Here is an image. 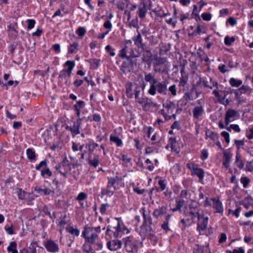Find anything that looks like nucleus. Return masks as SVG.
<instances>
[{
  "label": "nucleus",
  "mask_w": 253,
  "mask_h": 253,
  "mask_svg": "<svg viewBox=\"0 0 253 253\" xmlns=\"http://www.w3.org/2000/svg\"><path fill=\"white\" fill-rule=\"evenodd\" d=\"M140 213L143 216V223L141 226V231L140 234L141 236L148 234L150 236L154 235L156 226V222L152 221V218L150 212H146L145 208H142L140 210Z\"/></svg>",
  "instance_id": "f257e3e1"
},
{
  "label": "nucleus",
  "mask_w": 253,
  "mask_h": 253,
  "mask_svg": "<svg viewBox=\"0 0 253 253\" xmlns=\"http://www.w3.org/2000/svg\"><path fill=\"white\" fill-rule=\"evenodd\" d=\"M101 232L100 226L93 227L85 225L82 232V236L84 238L85 241L88 243L94 244L98 239L97 233Z\"/></svg>",
  "instance_id": "f03ea898"
},
{
  "label": "nucleus",
  "mask_w": 253,
  "mask_h": 253,
  "mask_svg": "<svg viewBox=\"0 0 253 253\" xmlns=\"http://www.w3.org/2000/svg\"><path fill=\"white\" fill-rule=\"evenodd\" d=\"M64 67H67V68L63 69L60 72L58 79L59 84L62 81H64L65 84L69 86L70 83L69 82V79L71 77L72 71L75 66V63L74 61L68 60L64 64Z\"/></svg>",
  "instance_id": "7ed1b4c3"
},
{
  "label": "nucleus",
  "mask_w": 253,
  "mask_h": 253,
  "mask_svg": "<svg viewBox=\"0 0 253 253\" xmlns=\"http://www.w3.org/2000/svg\"><path fill=\"white\" fill-rule=\"evenodd\" d=\"M130 232L123 223H121L119 220L117 223V226L112 227L109 225L107 227L106 234L111 237L112 235L115 238H121L123 234L125 233L128 234Z\"/></svg>",
  "instance_id": "20e7f679"
},
{
  "label": "nucleus",
  "mask_w": 253,
  "mask_h": 253,
  "mask_svg": "<svg viewBox=\"0 0 253 253\" xmlns=\"http://www.w3.org/2000/svg\"><path fill=\"white\" fill-rule=\"evenodd\" d=\"M153 62V71L155 73H167L168 71V67L165 63L167 59L164 57H158L157 55L154 56Z\"/></svg>",
  "instance_id": "39448f33"
},
{
  "label": "nucleus",
  "mask_w": 253,
  "mask_h": 253,
  "mask_svg": "<svg viewBox=\"0 0 253 253\" xmlns=\"http://www.w3.org/2000/svg\"><path fill=\"white\" fill-rule=\"evenodd\" d=\"M125 249L129 253H135L138 251V244L133 236H128L123 239Z\"/></svg>",
  "instance_id": "423d86ee"
},
{
  "label": "nucleus",
  "mask_w": 253,
  "mask_h": 253,
  "mask_svg": "<svg viewBox=\"0 0 253 253\" xmlns=\"http://www.w3.org/2000/svg\"><path fill=\"white\" fill-rule=\"evenodd\" d=\"M55 169L58 173H60L64 178H66L68 177V172L71 169V164L65 157L61 163L55 166Z\"/></svg>",
  "instance_id": "0eeeda50"
},
{
  "label": "nucleus",
  "mask_w": 253,
  "mask_h": 253,
  "mask_svg": "<svg viewBox=\"0 0 253 253\" xmlns=\"http://www.w3.org/2000/svg\"><path fill=\"white\" fill-rule=\"evenodd\" d=\"M186 168L190 170L192 176L196 175L200 182L203 180L205 171L203 169L199 168L198 164L193 162H189L186 164Z\"/></svg>",
  "instance_id": "6e6552de"
},
{
  "label": "nucleus",
  "mask_w": 253,
  "mask_h": 253,
  "mask_svg": "<svg viewBox=\"0 0 253 253\" xmlns=\"http://www.w3.org/2000/svg\"><path fill=\"white\" fill-rule=\"evenodd\" d=\"M118 56L122 59H125V58H137L139 57V55L135 54L132 48H129L128 45H124L119 51Z\"/></svg>",
  "instance_id": "1a4fd4ad"
},
{
  "label": "nucleus",
  "mask_w": 253,
  "mask_h": 253,
  "mask_svg": "<svg viewBox=\"0 0 253 253\" xmlns=\"http://www.w3.org/2000/svg\"><path fill=\"white\" fill-rule=\"evenodd\" d=\"M82 119H77V120L73 123V126H69L68 125L65 126L66 130L71 131L73 137L80 133V129L82 125Z\"/></svg>",
  "instance_id": "9d476101"
},
{
  "label": "nucleus",
  "mask_w": 253,
  "mask_h": 253,
  "mask_svg": "<svg viewBox=\"0 0 253 253\" xmlns=\"http://www.w3.org/2000/svg\"><path fill=\"white\" fill-rule=\"evenodd\" d=\"M134 58H125L126 60L124 61L120 67V70L122 72L126 74L131 71V68L133 65H136L137 62L136 60H134Z\"/></svg>",
  "instance_id": "9b49d317"
},
{
  "label": "nucleus",
  "mask_w": 253,
  "mask_h": 253,
  "mask_svg": "<svg viewBox=\"0 0 253 253\" xmlns=\"http://www.w3.org/2000/svg\"><path fill=\"white\" fill-rule=\"evenodd\" d=\"M208 221L209 217L206 216L204 212L201 214V215L198 218L197 221V231L200 233L201 231L206 230L208 228Z\"/></svg>",
  "instance_id": "f8f14e48"
},
{
  "label": "nucleus",
  "mask_w": 253,
  "mask_h": 253,
  "mask_svg": "<svg viewBox=\"0 0 253 253\" xmlns=\"http://www.w3.org/2000/svg\"><path fill=\"white\" fill-rule=\"evenodd\" d=\"M132 39L134 45L140 49L141 51L150 48L145 43L143 42L142 36L139 32H138L137 35L133 36Z\"/></svg>",
  "instance_id": "ddd939ff"
},
{
  "label": "nucleus",
  "mask_w": 253,
  "mask_h": 253,
  "mask_svg": "<svg viewBox=\"0 0 253 253\" xmlns=\"http://www.w3.org/2000/svg\"><path fill=\"white\" fill-rule=\"evenodd\" d=\"M43 245L49 253H55L59 251L58 244L51 239H49L44 242Z\"/></svg>",
  "instance_id": "4468645a"
},
{
  "label": "nucleus",
  "mask_w": 253,
  "mask_h": 253,
  "mask_svg": "<svg viewBox=\"0 0 253 253\" xmlns=\"http://www.w3.org/2000/svg\"><path fill=\"white\" fill-rule=\"evenodd\" d=\"M137 14L141 19H144L148 10V6L145 2V0H141L140 2L137 5Z\"/></svg>",
  "instance_id": "2eb2a0df"
},
{
  "label": "nucleus",
  "mask_w": 253,
  "mask_h": 253,
  "mask_svg": "<svg viewBox=\"0 0 253 253\" xmlns=\"http://www.w3.org/2000/svg\"><path fill=\"white\" fill-rule=\"evenodd\" d=\"M211 200L212 201V207L215 210L214 213L222 214L224 209L222 203L220 201L219 198H212Z\"/></svg>",
  "instance_id": "dca6fc26"
},
{
  "label": "nucleus",
  "mask_w": 253,
  "mask_h": 253,
  "mask_svg": "<svg viewBox=\"0 0 253 253\" xmlns=\"http://www.w3.org/2000/svg\"><path fill=\"white\" fill-rule=\"evenodd\" d=\"M117 189V187H115L111 184V183L108 182L106 188H101V196H108L109 197L112 196L115 193V191Z\"/></svg>",
  "instance_id": "f3484780"
},
{
  "label": "nucleus",
  "mask_w": 253,
  "mask_h": 253,
  "mask_svg": "<svg viewBox=\"0 0 253 253\" xmlns=\"http://www.w3.org/2000/svg\"><path fill=\"white\" fill-rule=\"evenodd\" d=\"M37 247H40L37 241H33L30 243L29 246L25 247L20 250L19 253H37Z\"/></svg>",
  "instance_id": "a211bd4d"
},
{
  "label": "nucleus",
  "mask_w": 253,
  "mask_h": 253,
  "mask_svg": "<svg viewBox=\"0 0 253 253\" xmlns=\"http://www.w3.org/2000/svg\"><path fill=\"white\" fill-rule=\"evenodd\" d=\"M122 241L119 240H113L107 243V248L112 251H115L120 249L122 247Z\"/></svg>",
  "instance_id": "6ab92c4d"
},
{
  "label": "nucleus",
  "mask_w": 253,
  "mask_h": 253,
  "mask_svg": "<svg viewBox=\"0 0 253 253\" xmlns=\"http://www.w3.org/2000/svg\"><path fill=\"white\" fill-rule=\"evenodd\" d=\"M232 153L227 150L224 151L223 153L222 165L224 167L228 169L232 158Z\"/></svg>",
  "instance_id": "aec40b11"
},
{
  "label": "nucleus",
  "mask_w": 253,
  "mask_h": 253,
  "mask_svg": "<svg viewBox=\"0 0 253 253\" xmlns=\"http://www.w3.org/2000/svg\"><path fill=\"white\" fill-rule=\"evenodd\" d=\"M123 178L121 176L116 175L114 177H108V182L111 183V184L115 187L119 189V186L121 185L123 181Z\"/></svg>",
  "instance_id": "412c9836"
},
{
  "label": "nucleus",
  "mask_w": 253,
  "mask_h": 253,
  "mask_svg": "<svg viewBox=\"0 0 253 253\" xmlns=\"http://www.w3.org/2000/svg\"><path fill=\"white\" fill-rule=\"evenodd\" d=\"M34 191L40 195L43 194L44 195H50L51 194L53 196L55 194V191L48 188L42 189L39 186H36L34 188Z\"/></svg>",
  "instance_id": "4be33fe9"
},
{
  "label": "nucleus",
  "mask_w": 253,
  "mask_h": 253,
  "mask_svg": "<svg viewBox=\"0 0 253 253\" xmlns=\"http://www.w3.org/2000/svg\"><path fill=\"white\" fill-rule=\"evenodd\" d=\"M237 112L235 110L229 109L226 112L225 116V124L228 125L230 123V119L236 116Z\"/></svg>",
  "instance_id": "5701e85b"
},
{
  "label": "nucleus",
  "mask_w": 253,
  "mask_h": 253,
  "mask_svg": "<svg viewBox=\"0 0 253 253\" xmlns=\"http://www.w3.org/2000/svg\"><path fill=\"white\" fill-rule=\"evenodd\" d=\"M169 144L170 145L171 151L178 154L180 151V148L178 145V142L175 137H170L169 139Z\"/></svg>",
  "instance_id": "b1692460"
},
{
  "label": "nucleus",
  "mask_w": 253,
  "mask_h": 253,
  "mask_svg": "<svg viewBox=\"0 0 253 253\" xmlns=\"http://www.w3.org/2000/svg\"><path fill=\"white\" fill-rule=\"evenodd\" d=\"M158 178L159 180L158 184L159 187L156 186V191L157 192L160 193L166 190L167 182L166 180L165 179H163V177H159Z\"/></svg>",
  "instance_id": "393cba45"
},
{
  "label": "nucleus",
  "mask_w": 253,
  "mask_h": 253,
  "mask_svg": "<svg viewBox=\"0 0 253 253\" xmlns=\"http://www.w3.org/2000/svg\"><path fill=\"white\" fill-rule=\"evenodd\" d=\"M163 107L166 109L167 113L169 115V114H172L176 108V105L174 102L169 101L163 103Z\"/></svg>",
  "instance_id": "a878e982"
},
{
  "label": "nucleus",
  "mask_w": 253,
  "mask_h": 253,
  "mask_svg": "<svg viewBox=\"0 0 253 253\" xmlns=\"http://www.w3.org/2000/svg\"><path fill=\"white\" fill-rule=\"evenodd\" d=\"M218 137L219 135L217 133L212 131L209 128H206L205 134V139L206 140L208 139V138H210L211 140L215 141L218 140Z\"/></svg>",
  "instance_id": "bb28decb"
},
{
  "label": "nucleus",
  "mask_w": 253,
  "mask_h": 253,
  "mask_svg": "<svg viewBox=\"0 0 253 253\" xmlns=\"http://www.w3.org/2000/svg\"><path fill=\"white\" fill-rule=\"evenodd\" d=\"M79 47V42L75 41L68 46V54H72L78 52Z\"/></svg>",
  "instance_id": "cd10ccee"
},
{
  "label": "nucleus",
  "mask_w": 253,
  "mask_h": 253,
  "mask_svg": "<svg viewBox=\"0 0 253 253\" xmlns=\"http://www.w3.org/2000/svg\"><path fill=\"white\" fill-rule=\"evenodd\" d=\"M193 117L196 119H199L204 113V110L202 106H196L192 111Z\"/></svg>",
  "instance_id": "c85d7f7f"
},
{
  "label": "nucleus",
  "mask_w": 253,
  "mask_h": 253,
  "mask_svg": "<svg viewBox=\"0 0 253 253\" xmlns=\"http://www.w3.org/2000/svg\"><path fill=\"white\" fill-rule=\"evenodd\" d=\"M134 84L131 82H128L126 84V95L128 98H132L133 96Z\"/></svg>",
  "instance_id": "c756f323"
},
{
  "label": "nucleus",
  "mask_w": 253,
  "mask_h": 253,
  "mask_svg": "<svg viewBox=\"0 0 253 253\" xmlns=\"http://www.w3.org/2000/svg\"><path fill=\"white\" fill-rule=\"evenodd\" d=\"M143 52L142 57V61L143 62H149V60L152 59L153 56L152 52L150 50V48H149L146 49V50H144L142 51Z\"/></svg>",
  "instance_id": "7c9ffc66"
},
{
  "label": "nucleus",
  "mask_w": 253,
  "mask_h": 253,
  "mask_svg": "<svg viewBox=\"0 0 253 253\" xmlns=\"http://www.w3.org/2000/svg\"><path fill=\"white\" fill-rule=\"evenodd\" d=\"M196 246L197 248L194 251L193 253H211L209 245L205 246L197 245Z\"/></svg>",
  "instance_id": "2f4dec72"
},
{
  "label": "nucleus",
  "mask_w": 253,
  "mask_h": 253,
  "mask_svg": "<svg viewBox=\"0 0 253 253\" xmlns=\"http://www.w3.org/2000/svg\"><path fill=\"white\" fill-rule=\"evenodd\" d=\"M26 155L28 159L31 162H35L37 160L36 152L33 148H28L26 150Z\"/></svg>",
  "instance_id": "473e14b6"
},
{
  "label": "nucleus",
  "mask_w": 253,
  "mask_h": 253,
  "mask_svg": "<svg viewBox=\"0 0 253 253\" xmlns=\"http://www.w3.org/2000/svg\"><path fill=\"white\" fill-rule=\"evenodd\" d=\"M166 213L167 207L166 206H162L159 209H155L153 212V215L157 218Z\"/></svg>",
  "instance_id": "72a5a7b5"
},
{
  "label": "nucleus",
  "mask_w": 253,
  "mask_h": 253,
  "mask_svg": "<svg viewBox=\"0 0 253 253\" xmlns=\"http://www.w3.org/2000/svg\"><path fill=\"white\" fill-rule=\"evenodd\" d=\"M235 163L240 169H243L244 167V162L242 159L241 155L238 152V151L236 152Z\"/></svg>",
  "instance_id": "f704fd0d"
},
{
  "label": "nucleus",
  "mask_w": 253,
  "mask_h": 253,
  "mask_svg": "<svg viewBox=\"0 0 253 253\" xmlns=\"http://www.w3.org/2000/svg\"><path fill=\"white\" fill-rule=\"evenodd\" d=\"M146 84H145V82L143 81V83L142 84H141L140 86H139L137 84H134V94L135 96V98H137L138 97H139L140 93V90L141 88L142 90H144L145 89V87L146 86Z\"/></svg>",
  "instance_id": "c9c22d12"
},
{
  "label": "nucleus",
  "mask_w": 253,
  "mask_h": 253,
  "mask_svg": "<svg viewBox=\"0 0 253 253\" xmlns=\"http://www.w3.org/2000/svg\"><path fill=\"white\" fill-rule=\"evenodd\" d=\"M185 201L183 199L176 200H175V206L173 209H171V211L172 212L179 211L181 212V208L184 206Z\"/></svg>",
  "instance_id": "e433bc0d"
},
{
  "label": "nucleus",
  "mask_w": 253,
  "mask_h": 253,
  "mask_svg": "<svg viewBox=\"0 0 253 253\" xmlns=\"http://www.w3.org/2000/svg\"><path fill=\"white\" fill-rule=\"evenodd\" d=\"M157 84V91L160 94H166L167 91V86L164 82H159Z\"/></svg>",
  "instance_id": "4c0bfd02"
},
{
  "label": "nucleus",
  "mask_w": 253,
  "mask_h": 253,
  "mask_svg": "<svg viewBox=\"0 0 253 253\" xmlns=\"http://www.w3.org/2000/svg\"><path fill=\"white\" fill-rule=\"evenodd\" d=\"M144 81L146 83H149L150 84L155 83L157 81V79L155 78V75L151 73L144 72Z\"/></svg>",
  "instance_id": "58836bf2"
},
{
  "label": "nucleus",
  "mask_w": 253,
  "mask_h": 253,
  "mask_svg": "<svg viewBox=\"0 0 253 253\" xmlns=\"http://www.w3.org/2000/svg\"><path fill=\"white\" fill-rule=\"evenodd\" d=\"M157 104L153 102L151 99L146 97V100L144 104L142 106L143 110L144 111H148L149 110L151 107H156Z\"/></svg>",
  "instance_id": "ea45409f"
},
{
  "label": "nucleus",
  "mask_w": 253,
  "mask_h": 253,
  "mask_svg": "<svg viewBox=\"0 0 253 253\" xmlns=\"http://www.w3.org/2000/svg\"><path fill=\"white\" fill-rule=\"evenodd\" d=\"M17 196L19 199L23 200H25L26 198H28L27 196H29L32 193H27L24 190H23L22 188H17Z\"/></svg>",
  "instance_id": "a19ab883"
},
{
  "label": "nucleus",
  "mask_w": 253,
  "mask_h": 253,
  "mask_svg": "<svg viewBox=\"0 0 253 253\" xmlns=\"http://www.w3.org/2000/svg\"><path fill=\"white\" fill-rule=\"evenodd\" d=\"M87 198V194L84 192H80L78 195L75 198V200L78 201L80 203V205L82 207H84V204L82 202Z\"/></svg>",
  "instance_id": "79ce46f5"
},
{
  "label": "nucleus",
  "mask_w": 253,
  "mask_h": 253,
  "mask_svg": "<svg viewBox=\"0 0 253 253\" xmlns=\"http://www.w3.org/2000/svg\"><path fill=\"white\" fill-rule=\"evenodd\" d=\"M90 244H91L86 243L85 241V243L82 246V250L85 253H95L94 250L92 249Z\"/></svg>",
  "instance_id": "37998d69"
},
{
  "label": "nucleus",
  "mask_w": 253,
  "mask_h": 253,
  "mask_svg": "<svg viewBox=\"0 0 253 253\" xmlns=\"http://www.w3.org/2000/svg\"><path fill=\"white\" fill-rule=\"evenodd\" d=\"M66 231L72 235L78 236L80 231L77 228H74L72 226L67 225L66 227Z\"/></svg>",
  "instance_id": "c03bdc74"
},
{
  "label": "nucleus",
  "mask_w": 253,
  "mask_h": 253,
  "mask_svg": "<svg viewBox=\"0 0 253 253\" xmlns=\"http://www.w3.org/2000/svg\"><path fill=\"white\" fill-rule=\"evenodd\" d=\"M158 81L155 82V83L150 84V88L148 90V93L151 95H155L157 91V83Z\"/></svg>",
  "instance_id": "a18cd8bd"
},
{
  "label": "nucleus",
  "mask_w": 253,
  "mask_h": 253,
  "mask_svg": "<svg viewBox=\"0 0 253 253\" xmlns=\"http://www.w3.org/2000/svg\"><path fill=\"white\" fill-rule=\"evenodd\" d=\"M17 243L15 241L10 242L9 245L7 248L8 252L11 253H18L17 250Z\"/></svg>",
  "instance_id": "49530a36"
},
{
  "label": "nucleus",
  "mask_w": 253,
  "mask_h": 253,
  "mask_svg": "<svg viewBox=\"0 0 253 253\" xmlns=\"http://www.w3.org/2000/svg\"><path fill=\"white\" fill-rule=\"evenodd\" d=\"M85 106V103L84 101L79 100L77 101L75 104L73 106L74 110H81Z\"/></svg>",
  "instance_id": "de8ad7c7"
},
{
  "label": "nucleus",
  "mask_w": 253,
  "mask_h": 253,
  "mask_svg": "<svg viewBox=\"0 0 253 253\" xmlns=\"http://www.w3.org/2000/svg\"><path fill=\"white\" fill-rule=\"evenodd\" d=\"M229 84L232 87H238L242 84V81L241 80H237L232 78L229 80Z\"/></svg>",
  "instance_id": "09e8293b"
},
{
  "label": "nucleus",
  "mask_w": 253,
  "mask_h": 253,
  "mask_svg": "<svg viewBox=\"0 0 253 253\" xmlns=\"http://www.w3.org/2000/svg\"><path fill=\"white\" fill-rule=\"evenodd\" d=\"M234 144L238 151L240 149H244L245 145V139L242 140H234Z\"/></svg>",
  "instance_id": "8fccbe9b"
},
{
  "label": "nucleus",
  "mask_w": 253,
  "mask_h": 253,
  "mask_svg": "<svg viewBox=\"0 0 253 253\" xmlns=\"http://www.w3.org/2000/svg\"><path fill=\"white\" fill-rule=\"evenodd\" d=\"M110 140L111 141L115 143L117 146H121L123 144L122 140L118 136L111 135Z\"/></svg>",
  "instance_id": "3c124183"
},
{
  "label": "nucleus",
  "mask_w": 253,
  "mask_h": 253,
  "mask_svg": "<svg viewBox=\"0 0 253 253\" xmlns=\"http://www.w3.org/2000/svg\"><path fill=\"white\" fill-rule=\"evenodd\" d=\"M153 12L155 13L157 16L160 17H165L168 15H170L169 13H165L162 8H158L153 10Z\"/></svg>",
  "instance_id": "603ef678"
},
{
  "label": "nucleus",
  "mask_w": 253,
  "mask_h": 253,
  "mask_svg": "<svg viewBox=\"0 0 253 253\" xmlns=\"http://www.w3.org/2000/svg\"><path fill=\"white\" fill-rule=\"evenodd\" d=\"M241 210L242 208L240 207H238L235 210L229 209L228 211V214H232L236 217H238L239 216L240 212H241Z\"/></svg>",
  "instance_id": "864d4df0"
},
{
  "label": "nucleus",
  "mask_w": 253,
  "mask_h": 253,
  "mask_svg": "<svg viewBox=\"0 0 253 253\" xmlns=\"http://www.w3.org/2000/svg\"><path fill=\"white\" fill-rule=\"evenodd\" d=\"M121 160L123 161V163L122 165L125 166H126V164L129 163L131 161V158L128 157L127 155L125 154H121Z\"/></svg>",
  "instance_id": "5fc2aeb1"
},
{
  "label": "nucleus",
  "mask_w": 253,
  "mask_h": 253,
  "mask_svg": "<svg viewBox=\"0 0 253 253\" xmlns=\"http://www.w3.org/2000/svg\"><path fill=\"white\" fill-rule=\"evenodd\" d=\"M99 164V160L98 156L95 155L92 160H89L88 164L94 168L97 167Z\"/></svg>",
  "instance_id": "6e6d98bb"
},
{
  "label": "nucleus",
  "mask_w": 253,
  "mask_h": 253,
  "mask_svg": "<svg viewBox=\"0 0 253 253\" xmlns=\"http://www.w3.org/2000/svg\"><path fill=\"white\" fill-rule=\"evenodd\" d=\"M241 183L244 188H247L249 185L251 179L247 176H242L240 179Z\"/></svg>",
  "instance_id": "4d7b16f0"
},
{
  "label": "nucleus",
  "mask_w": 253,
  "mask_h": 253,
  "mask_svg": "<svg viewBox=\"0 0 253 253\" xmlns=\"http://www.w3.org/2000/svg\"><path fill=\"white\" fill-rule=\"evenodd\" d=\"M212 94L218 98V102L220 103H223V101L225 98L226 94H225L224 96H221L216 89L213 90Z\"/></svg>",
  "instance_id": "13d9d810"
},
{
  "label": "nucleus",
  "mask_w": 253,
  "mask_h": 253,
  "mask_svg": "<svg viewBox=\"0 0 253 253\" xmlns=\"http://www.w3.org/2000/svg\"><path fill=\"white\" fill-rule=\"evenodd\" d=\"M235 41L234 37H230L228 36H226L224 38V43L225 45L230 46Z\"/></svg>",
  "instance_id": "bf43d9fd"
},
{
  "label": "nucleus",
  "mask_w": 253,
  "mask_h": 253,
  "mask_svg": "<svg viewBox=\"0 0 253 253\" xmlns=\"http://www.w3.org/2000/svg\"><path fill=\"white\" fill-rule=\"evenodd\" d=\"M45 169H42L41 170V174L42 176L43 177H45V175H46L48 177H50L52 176V173L51 171L50 170L49 168L45 167Z\"/></svg>",
  "instance_id": "052dcab7"
},
{
  "label": "nucleus",
  "mask_w": 253,
  "mask_h": 253,
  "mask_svg": "<svg viewBox=\"0 0 253 253\" xmlns=\"http://www.w3.org/2000/svg\"><path fill=\"white\" fill-rule=\"evenodd\" d=\"M105 50L111 56L115 55V48H113L111 45H107L106 46Z\"/></svg>",
  "instance_id": "680f3d73"
},
{
  "label": "nucleus",
  "mask_w": 253,
  "mask_h": 253,
  "mask_svg": "<svg viewBox=\"0 0 253 253\" xmlns=\"http://www.w3.org/2000/svg\"><path fill=\"white\" fill-rule=\"evenodd\" d=\"M47 166V160H44L41 161L39 164L36 166V169L37 170H40L42 167H46Z\"/></svg>",
  "instance_id": "e2e57ef3"
},
{
  "label": "nucleus",
  "mask_w": 253,
  "mask_h": 253,
  "mask_svg": "<svg viewBox=\"0 0 253 253\" xmlns=\"http://www.w3.org/2000/svg\"><path fill=\"white\" fill-rule=\"evenodd\" d=\"M85 33L86 30L84 27H80L76 31V34L80 37H83L85 35Z\"/></svg>",
  "instance_id": "0e129e2a"
},
{
  "label": "nucleus",
  "mask_w": 253,
  "mask_h": 253,
  "mask_svg": "<svg viewBox=\"0 0 253 253\" xmlns=\"http://www.w3.org/2000/svg\"><path fill=\"white\" fill-rule=\"evenodd\" d=\"M110 207V205L106 203L101 204L100 208V211L102 214H105L106 213V210L107 208Z\"/></svg>",
  "instance_id": "69168bd1"
},
{
  "label": "nucleus",
  "mask_w": 253,
  "mask_h": 253,
  "mask_svg": "<svg viewBox=\"0 0 253 253\" xmlns=\"http://www.w3.org/2000/svg\"><path fill=\"white\" fill-rule=\"evenodd\" d=\"M103 27L105 29L107 30L106 31H108L109 33L112 29V24L110 20H107L104 22L103 24Z\"/></svg>",
  "instance_id": "338daca9"
},
{
  "label": "nucleus",
  "mask_w": 253,
  "mask_h": 253,
  "mask_svg": "<svg viewBox=\"0 0 253 253\" xmlns=\"http://www.w3.org/2000/svg\"><path fill=\"white\" fill-rule=\"evenodd\" d=\"M246 136L249 140L253 139V127L249 129V130L247 131Z\"/></svg>",
  "instance_id": "774afa93"
}]
</instances>
